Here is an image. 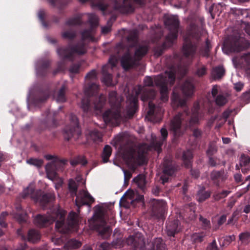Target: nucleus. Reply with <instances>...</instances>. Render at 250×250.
Returning <instances> with one entry per match:
<instances>
[{
    "label": "nucleus",
    "mask_w": 250,
    "mask_h": 250,
    "mask_svg": "<svg viewBox=\"0 0 250 250\" xmlns=\"http://www.w3.org/2000/svg\"><path fill=\"white\" fill-rule=\"evenodd\" d=\"M69 119L70 123L65 127L63 130V136L65 139L67 140H69L75 136L77 138L81 134L77 117L75 115L71 114L69 116Z\"/></svg>",
    "instance_id": "nucleus-12"
},
{
    "label": "nucleus",
    "mask_w": 250,
    "mask_h": 250,
    "mask_svg": "<svg viewBox=\"0 0 250 250\" xmlns=\"http://www.w3.org/2000/svg\"><path fill=\"white\" fill-rule=\"evenodd\" d=\"M153 215L161 217L164 215L166 208V203L163 200H153L151 202Z\"/></svg>",
    "instance_id": "nucleus-23"
},
{
    "label": "nucleus",
    "mask_w": 250,
    "mask_h": 250,
    "mask_svg": "<svg viewBox=\"0 0 250 250\" xmlns=\"http://www.w3.org/2000/svg\"><path fill=\"white\" fill-rule=\"evenodd\" d=\"M163 174L161 176L162 183L164 184L168 180V176L172 175L175 169L173 167L170 158H165L163 162Z\"/></svg>",
    "instance_id": "nucleus-22"
},
{
    "label": "nucleus",
    "mask_w": 250,
    "mask_h": 250,
    "mask_svg": "<svg viewBox=\"0 0 250 250\" xmlns=\"http://www.w3.org/2000/svg\"><path fill=\"white\" fill-rule=\"evenodd\" d=\"M55 113H51L48 112L47 114V119L45 121H44L42 124L44 125H45L46 124H47V125L46 126V128H50L52 126H55V125L54 123V121L52 119V115L55 114Z\"/></svg>",
    "instance_id": "nucleus-43"
},
{
    "label": "nucleus",
    "mask_w": 250,
    "mask_h": 250,
    "mask_svg": "<svg viewBox=\"0 0 250 250\" xmlns=\"http://www.w3.org/2000/svg\"><path fill=\"white\" fill-rule=\"evenodd\" d=\"M44 15H45V12L43 10H40L39 11L38 13V18L40 20V21H41V22L42 23V25L44 27H47V25L45 23V22L44 21Z\"/></svg>",
    "instance_id": "nucleus-57"
},
{
    "label": "nucleus",
    "mask_w": 250,
    "mask_h": 250,
    "mask_svg": "<svg viewBox=\"0 0 250 250\" xmlns=\"http://www.w3.org/2000/svg\"><path fill=\"white\" fill-rule=\"evenodd\" d=\"M111 154V147L109 145L104 146L103 150L102 159L104 163L108 162L109 157Z\"/></svg>",
    "instance_id": "nucleus-41"
},
{
    "label": "nucleus",
    "mask_w": 250,
    "mask_h": 250,
    "mask_svg": "<svg viewBox=\"0 0 250 250\" xmlns=\"http://www.w3.org/2000/svg\"><path fill=\"white\" fill-rule=\"evenodd\" d=\"M207 250H219L216 245V242L213 241L211 243H210L207 247Z\"/></svg>",
    "instance_id": "nucleus-63"
},
{
    "label": "nucleus",
    "mask_w": 250,
    "mask_h": 250,
    "mask_svg": "<svg viewBox=\"0 0 250 250\" xmlns=\"http://www.w3.org/2000/svg\"><path fill=\"white\" fill-rule=\"evenodd\" d=\"M76 195L75 203L78 208L82 205L90 204L94 202V198L86 190H82Z\"/></svg>",
    "instance_id": "nucleus-21"
},
{
    "label": "nucleus",
    "mask_w": 250,
    "mask_h": 250,
    "mask_svg": "<svg viewBox=\"0 0 250 250\" xmlns=\"http://www.w3.org/2000/svg\"><path fill=\"white\" fill-rule=\"evenodd\" d=\"M88 18V22L92 27L97 26L98 24V18L96 15L94 14H87Z\"/></svg>",
    "instance_id": "nucleus-45"
},
{
    "label": "nucleus",
    "mask_w": 250,
    "mask_h": 250,
    "mask_svg": "<svg viewBox=\"0 0 250 250\" xmlns=\"http://www.w3.org/2000/svg\"><path fill=\"white\" fill-rule=\"evenodd\" d=\"M178 224L179 222L177 220L167 223L166 230L168 236H173L176 233L180 230V228L179 227Z\"/></svg>",
    "instance_id": "nucleus-29"
},
{
    "label": "nucleus",
    "mask_w": 250,
    "mask_h": 250,
    "mask_svg": "<svg viewBox=\"0 0 250 250\" xmlns=\"http://www.w3.org/2000/svg\"><path fill=\"white\" fill-rule=\"evenodd\" d=\"M62 164L61 162H53L46 164L45 167L47 178L54 183L56 189H59L63 184L62 179L58 176L57 173L58 166Z\"/></svg>",
    "instance_id": "nucleus-10"
},
{
    "label": "nucleus",
    "mask_w": 250,
    "mask_h": 250,
    "mask_svg": "<svg viewBox=\"0 0 250 250\" xmlns=\"http://www.w3.org/2000/svg\"><path fill=\"white\" fill-rule=\"evenodd\" d=\"M120 101L121 100L117 98V93L115 91H113L109 93V103L111 109L106 111L103 114V118L105 123L117 125L120 122Z\"/></svg>",
    "instance_id": "nucleus-5"
},
{
    "label": "nucleus",
    "mask_w": 250,
    "mask_h": 250,
    "mask_svg": "<svg viewBox=\"0 0 250 250\" xmlns=\"http://www.w3.org/2000/svg\"><path fill=\"white\" fill-rule=\"evenodd\" d=\"M176 69L172 67L164 74L152 77L146 76L144 80V86L138 85L135 87L131 95L127 97L126 112L129 117L132 116L137 108L138 98L141 95V100L145 102L149 99L153 98L156 92L154 90L148 89L146 86L156 85L160 88L161 100L163 102L168 101V89L167 84H173L175 81Z\"/></svg>",
    "instance_id": "nucleus-1"
},
{
    "label": "nucleus",
    "mask_w": 250,
    "mask_h": 250,
    "mask_svg": "<svg viewBox=\"0 0 250 250\" xmlns=\"http://www.w3.org/2000/svg\"><path fill=\"white\" fill-rule=\"evenodd\" d=\"M118 60V58L117 56H111L109 59L108 63L103 66V78L102 81L106 85H111L112 84V76L108 72L116 66Z\"/></svg>",
    "instance_id": "nucleus-16"
},
{
    "label": "nucleus",
    "mask_w": 250,
    "mask_h": 250,
    "mask_svg": "<svg viewBox=\"0 0 250 250\" xmlns=\"http://www.w3.org/2000/svg\"><path fill=\"white\" fill-rule=\"evenodd\" d=\"M86 52V48L83 43L78 44L74 47H62L57 50L59 56L62 59L72 60L75 54L82 55Z\"/></svg>",
    "instance_id": "nucleus-11"
},
{
    "label": "nucleus",
    "mask_w": 250,
    "mask_h": 250,
    "mask_svg": "<svg viewBox=\"0 0 250 250\" xmlns=\"http://www.w3.org/2000/svg\"><path fill=\"white\" fill-rule=\"evenodd\" d=\"M142 3L143 0H124L121 4H119L117 0L114 8L122 13L131 12L134 10L135 4H141Z\"/></svg>",
    "instance_id": "nucleus-18"
},
{
    "label": "nucleus",
    "mask_w": 250,
    "mask_h": 250,
    "mask_svg": "<svg viewBox=\"0 0 250 250\" xmlns=\"http://www.w3.org/2000/svg\"><path fill=\"white\" fill-rule=\"evenodd\" d=\"M65 89L66 87L65 85L62 84L57 93L54 94L53 98L57 102L62 103L66 101V98L65 97Z\"/></svg>",
    "instance_id": "nucleus-31"
},
{
    "label": "nucleus",
    "mask_w": 250,
    "mask_h": 250,
    "mask_svg": "<svg viewBox=\"0 0 250 250\" xmlns=\"http://www.w3.org/2000/svg\"><path fill=\"white\" fill-rule=\"evenodd\" d=\"M220 90V87L217 85H214L212 88L211 94L214 98H215L216 96Z\"/></svg>",
    "instance_id": "nucleus-62"
},
{
    "label": "nucleus",
    "mask_w": 250,
    "mask_h": 250,
    "mask_svg": "<svg viewBox=\"0 0 250 250\" xmlns=\"http://www.w3.org/2000/svg\"><path fill=\"white\" fill-rule=\"evenodd\" d=\"M126 243L133 249V250H144L145 247L143 236L140 233H137L134 235L128 237L126 240Z\"/></svg>",
    "instance_id": "nucleus-17"
},
{
    "label": "nucleus",
    "mask_w": 250,
    "mask_h": 250,
    "mask_svg": "<svg viewBox=\"0 0 250 250\" xmlns=\"http://www.w3.org/2000/svg\"><path fill=\"white\" fill-rule=\"evenodd\" d=\"M83 40H92V32L91 30H86L83 31L82 33Z\"/></svg>",
    "instance_id": "nucleus-51"
},
{
    "label": "nucleus",
    "mask_w": 250,
    "mask_h": 250,
    "mask_svg": "<svg viewBox=\"0 0 250 250\" xmlns=\"http://www.w3.org/2000/svg\"><path fill=\"white\" fill-rule=\"evenodd\" d=\"M127 39H128V41L129 42H133V46H135L138 42V39H137V35L136 34H134V35L133 36H132L131 35H129V36H128Z\"/></svg>",
    "instance_id": "nucleus-60"
},
{
    "label": "nucleus",
    "mask_w": 250,
    "mask_h": 250,
    "mask_svg": "<svg viewBox=\"0 0 250 250\" xmlns=\"http://www.w3.org/2000/svg\"><path fill=\"white\" fill-rule=\"evenodd\" d=\"M239 241L243 245H247L250 243V231H246L240 233Z\"/></svg>",
    "instance_id": "nucleus-34"
},
{
    "label": "nucleus",
    "mask_w": 250,
    "mask_h": 250,
    "mask_svg": "<svg viewBox=\"0 0 250 250\" xmlns=\"http://www.w3.org/2000/svg\"><path fill=\"white\" fill-rule=\"evenodd\" d=\"M15 212L13 211L12 214L13 217L20 223L26 221L27 214L22 209L21 205L17 204L15 206Z\"/></svg>",
    "instance_id": "nucleus-28"
},
{
    "label": "nucleus",
    "mask_w": 250,
    "mask_h": 250,
    "mask_svg": "<svg viewBox=\"0 0 250 250\" xmlns=\"http://www.w3.org/2000/svg\"><path fill=\"white\" fill-rule=\"evenodd\" d=\"M165 23L169 30L170 33L166 37L163 45L161 46H157L154 48V55L156 57L160 56L163 53L165 48L171 46L177 38L179 24L177 16L175 15L168 16L165 21Z\"/></svg>",
    "instance_id": "nucleus-4"
},
{
    "label": "nucleus",
    "mask_w": 250,
    "mask_h": 250,
    "mask_svg": "<svg viewBox=\"0 0 250 250\" xmlns=\"http://www.w3.org/2000/svg\"><path fill=\"white\" fill-rule=\"evenodd\" d=\"M199 103H195L192 109L190 120L185 127L182 126V122L186 121L189 118L188 110L185 109L183 113L177 114L171 120L170 129L175 137L182 135L187 128H191L198 124L199 120L202 118V114L199 111Z\"/></svg>",
    "instance_id": "nucleus-3"
},
{
    "label": "nucleus",
    "mask_w": 250,
    "mask_h": 250,
    "mask_svg": "<svg viewBox=\"0 0 250 250\" xmlns=\"http://www.w3.org/2000/svg\"><path fill=\"white\" fill-rule=\"evenodd\" d=\"M171 100V105L173 108L179 106L184 107L186 104V100L185 99H182L180 98L177 92V88H174L173 89Z\"/></svg>",
    "instance_id": "nucleus-26"
},
{
    "label": "nucleus",
    "mask_w": 250,
    "mask_h": 250,
    "mask_svg": "<svg viewBox=\"0 0 250 250\" xmlns=\"http://www.w3.org/2000/svg\"><path fill=\"white\" fill-rule=\"evenodd\" d=\"M65 214L66 212L63 209L58 208L50 213L48 212L46 215H37L34 219V223L37 226L42 227L51 224L56 220V230L62 233H66L77 226L79 218L75 212H70L68 217V226L66 227L64 224Z\"/></svg>",
    "instance_id": "nucleus-2"
},
{
    "label": "nucleus",
    "mask_w": 250,
    "mask_h": 250,
    "mask_svg": "<svg viewBox=\"0 0 250 250\" xmlns=\"http://www.w3.org/2000/svg\"><path fill=\"white\" fill-rule=\"evenodd\" d=\"M207 68L205 65H202L198 66L196 70V74L199 76H202L206 73Z\"/></svg>",
    "instance_id": "nucleus-52"
},
{
    "label": "nucleus",
    "mask_w": 250,
    "mask_h": 250,
    "mask_svg": "<svg viewBox=\"0 0 250 250\" xmlns=\"http://www.w3.org/2000/svg\"><path fill=\"white\" fill-rule=\"evenodd\" d=\"M149 110L147 112V116L150 121L154 122H159L161 119V116L164 112V110L159 106L155 105L151 102L148 104Z\"/></svg>",
    "instance_id": "nucleus-20"
},
{
    "label": "nucleus",
    "mask_w": 250,
    "mask_h": 250,
    "mask_svg": "<svg viewBox=\"0 0 250 250\" xmlns=\"http://www.w3.org/2000/svg\"><path fill=\"white\" fill-rule=\"evenodd\" d=\"M48 65V62H43L42 60L39 61L36 65L37 75L38 76L42 75L45 72Z\"/></svg>",
    "instance_id": "nucleus-32"
},
{
    "label": "nucleus",
    "mask_w": 250,
    "mask_h": 250,
    "mask_svg": "<svg viewBox=\"0 0 250 250\" xmlns=\"http://www.w3.org/2000/svg\"><path fill=\"white\" fill-rule=\"evenodd\" d=\"M70 191L75 195H76V191L78 188V184L74 180L70 179L68 184Z\"/></svg>",
    "instance_id": "nucleus-48"
},
{
    "label": "nucleus",
    "mask_w": 250,
    "mask_h": 250,
    "mask_svg": "<svg viewBox=\"0 0 250 250\" xmlns=\"http://www.w3.org/2000/svg\"><path fill=\"white\" fill-rule=\"evenodd\" d=\"M231 113V111L229 110H226L224 111L222 114V118L223 119V121L221 122L220 124H219L218 125L216 126L218 128L220 127L223 124H224L227 119L229 116L230 114Z\"/></svg>",
    "instance_id": "nucleus-56"
},
{
    "label": "nucleus",
    "mask_w": 250,
    "mask_h": 250,
    "mask_svg": "<svg viewBox=\"0 0 250 250\" xmlns=\"http://www.w3.org/2000/svg\"><path fill=\"white\" fill-rule=\"evenodd\" d=\"M93 217L97 220L94 222L93 226L91 224V220L88 221L91 228L98 230L101 235L110 231L109 227L106 226V223L103 217V213L101 209L94 212Z\"/></svg>",
    "instance_id": "nucleus-13"
},
{
    "label": "nucleus",
    "mask_w": 250,
    "mask_h": 250,
    "mask_svg": "<svg viewBox=\"0 0 250 250\" xmlns=\"http://www.w3.org/2000/svg\"><path fill=\"white\" fill-rule=\"evenodd\" d=\"M215 100L216 104L219 105H223L227 102L226 98L221 94L217 95Z\"/></svg>",
    "instance_id": "nucleus-50"
},
{
    "label": "nucleus",
    "mask_w": 250,
    "mask_h": 250,
    "mask_svg": "<svg viewBox=\"0 0 250 250\" xmlns=\"http://www.w3.org/2000/svg\"><path fill=\"white\" fill-rule=\"evenodd\" d=\"M40 234L35 229H31L29 231L28 239L29 241L34 243L40 239Z\"/></svg>",
    "instance_id": "nucleus-39"
},
{
    "label": "nucleus",
    "mask_w": 250,
    "mask_h": 250,
    "mask_svg": "<svg viewBox=\"0 0 250 250\" xmlns=\"http://www.w3.org/2000/svg\"><path fill=\"white\" fill-rule=\"evenodd\" d=\"M152 249L153 250H166L165 247L161 238H157L152 242Z\"/></svg>",
    "instance_id": "nucleus-37"
},
{
    "label": "nucleus",
    "mask_w": 250,
    "mask_h": 250,
    "mask_svg": "<svg viewBox=\"0 0 250 250\" xmlns=\"http://www.w3.org/2000/svg\"><path fill=\"white\" fill-rule=\"evenodd\" d=\"M80 66L78 64H74L70 68V72L72 73H77L79 72Z\"/></svg>",
    "instance_id": "nucleus-64"
},
{
    "label": "nucleus",
    "mask_w": 250,
    "mask_h": 250,
    "mask_svg": "<svg viewBox=\"0 0 250 250\" xmlns=\"http://www.w3.org/2000/svg\"><path fill=\"white\" fill-rule=\"evenodd\" d=\"M147 51V46L144 44L140 45L136 48L134 57L131 56L130 51H128L121 59L122 66L125 70L132 67L146 54Z\"/></svg>",
    "instance_id": "nucleus-8"
},
{
    "label": "nucleus",
    "mask_w": 250,
    "mask_h": 250,
    "mask_svg": "<svg viewBox=\"0 0 250 250\" xmlns=\"http://www.w3.org/2000/svg\"><path fill=\"white\" fill-rule=\"evenodd\" d=\"M124 158L127 164L132 167L142 165L145 161L143 153L137 152L132 149L124 154Z\"/></svg>",
    "instance_id": "nucleus-14"
},
{
    "label": "nucleus",
    "mask_w": 250,
    "mask_h": 250,
    "mask_svg": "<svg viewBox=\"0 0 250 250\" xmlns=\"http://www.w3.org/2000/svg\"><path fill=\"white\" fill-rule=\"evenodd\" d=\"M198 39V35H196L192 33H188V37L184 38V43L182 48L183 59L181 60L183 63L185 62L189 64L194 58L196 51V46L194 42V39Z\"/></svg>",
    "instance_id": "nucleus-7"
},
{
    "label": "nucleus",
    "mask_w": 250,
    "mask_h": 250,
    "mask_svg": "<svg viewBox=\"0 0 250 250\" xmlns=\"http://www.w3.org/2000/svg\"><path fill=\"white\" fill-rule=\"evenodd\" d=\"M109 247V244L104 242L100 244L97 250H107Z\"/></svg>",
    "instance_id": "nucleus-61"
},
{
    "label": "nucleus",
    "mask_w": 250,
    "mask_h": 250,
    "mask_svg": "<svg viewBox=\"0 0 250 250\" xmlns=\"http://www.w3.org/2000/svg\"><path fill=\"white\" fill-rule=\"evenodd\" d=\"M87 139L88 141H93L94 143H98L102 142L101 134L96 130L91 131L87 135Z\"/></svg>",
    "instance_id": "nucleus-30"
},
{
    "label": "nucleus",
    "mask_w": 250,
    "mask_h": 250,
    "mask_svg": "<svg viewBox=\"0 0 250 250\" xmlns=\"http://www.w3.org/2000/svg\"><path fill=\"white\" fill-rule=\"evenodd\" d=\"M7 215V213L6 212H3L0 215V226L1 227L5 228L7 226L6 224L4 222V219Z\"/></svg>",
    "instance_id": "nucleus-58"
},
{
    "label": "nucleus",
    "mask_w": 250,
    "mask_h": 250,
    "mask_svg": "<svg viewBox=\"0 0 250 250\" xmlns=\"http://www.w3.org/2000/svg\"><path fill=\"white\" fill-rule=\"evenodd\" d=\"M247 47L246 41L242 37H239L237 39L234 40L230 44L225 42L223 47V51L228 54L231 52H240Z\"/></svg>",
    "instance_id": "nucleus-15"
},
{
    "label": "nucleus",
    "mask_w": 250,
    "mask_h": 250,
    "mask_svg": "<svg viewBox=\"0 0 250 250\" xmlns=\"http://www.w3.org/2000/svg\"><path fill=\"white\" fill-rule=\"evenodd\" d=\"M81 246V243L76 240L72 239L68 241L63 247L64 249L67 250L71 249H77Z\"/></svg>",
    "instance_id": "nucleus-40"
},
{
    "label": "nucleus",
    "mask_w": 250,
    "mask_h": 250,
    "mask_svg": "<svg viewBox=\"0 0 250 250\" xmlns=\"http://www.w3.org/2000/svg\"><path fill=\"white\" fill-rule=\"evenodd\" d=\"M192 158V154L190 150H188L183 152V160L185 166L189 167L191 166V160Z\"/></svg>",
    "instance_id": "nucleus-35"
},
{
    "label": "nucleus",
    "mask_w": 250,
    "mask_h": 250,
    "mask_svg": "<svg viewBox=\"0 0 250 250\" xmlns=\"http://www.w3.org/2000/svg\"><path fill=\"white\" fill-rule=\"evenodd\" d=\"M237 57L232 59V62L236 67L240 65L246 70H250V53L241 57L239 62H237Z\"/></svg>",
    "instance_id": "nucleus-27"
},
{
    "label": "nucleus",
    "mask_w": 250,
    "mask_h": 250,
    "mask_svg": "<svg viewBox=\"0 0 250 250\" xmlns=\"http://www.w3.org/2000/svg\"><path fill=\"white\" fill-rule=\"evenodd\" d=\"M181 89L183 95L186 97H191L194 93V86L192 79H187L182 85Z\"/></svg>",
    "instance_id": "nucleus-25"
},
{
    "label": "nucleus",
    "mask_w": 250,
    "mask_h": 250,
    "mask_svg": "<svg viewBox=\"0 0 250 250\" xmlns=\"http://www.w3.org/2000/svg\"><path fill=\"white\" fill-rule=\"evenodd\" d=\"M96 77L97 74L95 70L90 71L85 77V82L89 85L87 88L84 89L85 97L83 98L81 101V107L84 112L88 111L90 108L88 97L90 95H94L99 88V86L97 84L94 83L90 84L91 82L96 79Z\"/></svg>",
    "instance_id": "nucleus-6"
},
{
    "label": "nucleus",
    "mask_w": 250,
    "mask_h": 250,
    "mask_svg": "<svg viewBox=\"0 0 250 250\" xmlns=\"http://www.w3.org/2000/svg\"><path fill=\"white\" fill-rule=\"evenodd\" d=\"M23 198L30 197L36 202H39L42 205L53 201L55 195L53 193L43 194L41 190H34L33 187L30 186L25 188L21 194Z\"/></svg>",
    "instance_id": "nucleus-9"
},
{
    "label": "nucleus",
    "mask_w": 250,
    "mask_h": 250,
    "mask_svg": "<svg viewBox=\"0 0 250 250\" xmlns=\"http://www.w3.org/2000/svg\"><path fill=\"white\" fill-rule=\"evenodd\" d=\"M204 235L202 233H195L191 236V239L195 242H201L203 240Z\"/></svg>",
    "instance_id": "nucleus-54"
},
{
    "label": "nucleus",
    "mask_w": 250,
    "mask_h": 250,
    "mask_svg": "<svg viewBox=\"0 0 250 250\" xmlns=\"http://www.w3.org/2000/svg\"><path fill=\"white\" fill-rule=\"evenodd\" d=\"M235 237L234 235L226 236L224 237V242L223 245L226 246L229 245L231 242L234 241Z\"/></svg>",
    "instance_id": "nucleus-53"
},
{
    "label": "nucleus",
    "mask_w": 250,
    "mask_h": 250,
    "mask_svg": "<svg viewBox=\"0 0 250 250\" xmlns=\"http://www.w3.org/2000/svg\"><path fill=\"white\" fill-rule=\"evenodd\" d=\"M250 162V158L245 155H242L240 159L241 166H246Z\"/></svg>",
    "instance_id": "nucleus-55"
},
{
    "label": "nucleus",
    "mask_w": 250,
    "mask_h": 250,
    "mask_svg": "<svg viewBox=\"0 0 250 250\" xmlns=\"http://www.w3.org/2000/svg\"><path fill=\"white\" fill-rule=\"evenodd\" d=\"M161 137L159 139L157 138L154 134H152L151 135V146L157 151L158 153H160L161 152V146L167 137V131L165 128H161Z\"/></svg>",
    "instance_id": "nucleus-19"
},
{
    "label": "nucleus",
    "mask_w": 250,
    "mask_h": 250,
    "mask_svg": "<svg viewBox=\"0 0 250 250\" xmlns=\"http://www.w3.org/2000/svg\"><path fill=\"white\" fill-rule=\"evenodd\" d=\"M230 192V191L228 190H224L221 192H217L213 195V198L215 200H219L227 197Z\"/></svg>",
    "instance_id": "nucleus-44"
},
{
    "label": "nucleus",
    "mask_w": 250,
    "mask_h": 250,
    "mask_svg": "<svg viewBox=\"0 0 250 250\" xmlns=\"http://www.w3.org/2000/svg\"><path fill=\"white\" fill-rule=\"evenodd\" d=\"M200 221L202 223L203 226L205 228H207L209 227L210 226V222L206 218H203L202 216H200L199 218Z\"/></svg>",
    "instance_id": "nucleus-59"
},
{
    "label": "nucleus",
    "mask_w": 250,
    "mask_h": 250,
    "mask_svg": "<svg viewBox=\"0 0 250 250\" xmlns=\"http://www.w3.org/2000/svg\"><path fill=\"white\" fill-rule=\"evenodd\" d=\"M26 163L29 165L40 167L42 165L43 161L41 159L30 158L26 160Z\"/></svg>",
    "instance_id": "nucleus-42"
},
{
    "label": "nucleus",
    "mask_w": 250,
    "mask_h": 250,
    "mask_svg": "<svg viewBox=\"0 0 250 250\" xmlns=\"http://www.w3.org/2000/svg\"><path fill=\"white\" fill-rule=\"evenodd\" d=\"M217 151V147L214 142L210 143L208 148L207 150V154L208 156H211L214 154Z\"/></svg>",
    "instance_id": "nucleus-46"
},
{
    "label": "nucleus",
    "mask_w": 250,
    "mask_h": 250,
    "mask_svg": "<svg viewBox=\"0 0 250 250\" xmlns=\"http://www.w3.org/2000/svg\"><path fill=\"white\" fill-rule=\"evenodd\" d=\"M80 23L79 20L77 18L70 19L67 20L65 24L66 27H70V29L65 30L62 33V37L66 39H72L76 36V32L73 29V26Z\"/></svg>",
    "instance_id": "nucleus-24"
},
{
    "label": "nucleus",
    "mask_w": 250,
    "mask_h": 250,
    "mask_svg": "<svg viewBox=\"0 0 250 250\" xmlns=\"http://www.w3.org/2000/svg\"><path fill=\"white\" fill-rule=\"evenodd\" d=\"M79 164L82 166H84L87 164V161L85 159L84 157L79 156L71 161V164L73 166H75Z\"/></svg>",
    "instance_id": "nucleus-47"
},
{
    "label": "nucleus",
    "mask_w": 250,
    "mask_h": 250,
    "mask_svg": "<svg viewBox=\"0 0 250 250\" xmlns=\"http://www.w3.org/2000/svg\"><path fill=\"white\" fill-rule=\"evenodd\" d=\"M210 192L206 191L204 188H201L198 191L197 194V200L199 202H202L209 198L210 196Z\"/></svg>",
    "instance_id": "nucleus-33"
},
{
    "label": "nucleus",
    "mask_w": 250,
    "mask_h": 250,
    "mask_svg": "<svg viewBox=\"0 0 250 250\" xmlns=\"http://www.w3.org/2000/svg\"><path fill=\"white\" fill-rule=\"evenodd\" d=\"M225 73V70L222 66H218L214 68L211 72V75L214 79H220Z\"/></svg>",
    "instance_id": "nucleus-36"
},
{
    "label": "nucleus",
    "mask_w": 250,
    "mask_h": 250,
    "mask_svg": "<svg viewBox=\"0 0 250 250\" xmlns=\"http://www.w3.org/2000/svg\"><path fill=\"white\" fill-rule=\"evenodd\" d=\"M99 103L94 104V108L97 110H101L103 107L105 102V97L101 95L99 98Z\"/></svg>",
    "instance_id": "nucleus-49"
},
{
    "label": "nucleus",
    "mask_w": 250,
    "mask_h": 250,
    "mask_svg": "<svg viewBox=\"0 0 250 250\" xmlns=\"http://www.w3.org/2000/svg\"><path fill=\"white\" fill-rule=\"evenodd\" d=\"M133 181L136 183L138 187L142 189H144L146 185V178L143 174H139L133 179Z\"/></svg>",
    "instance_id": "nucleus-38"
}]
</instances>
